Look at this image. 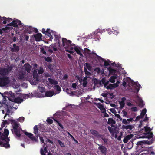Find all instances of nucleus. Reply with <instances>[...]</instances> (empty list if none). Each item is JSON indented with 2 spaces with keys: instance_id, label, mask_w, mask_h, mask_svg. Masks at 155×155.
I'll list each match as a JSON object with an SVG mask.
<instances>
[{
  "instance_id": "f257e3e1",
  "label": "nucleus",
  "mask_w": 155,
  "mask_h": 155,
  "mask_svg": "<svg viewBox=\"0 0 155 155\" xmlns=\"http://www.w3.org/2000/svg\"><path fill=\"white\" fill-rule=\"evenodd\" d=\"M49 41H52V39L54 38V44L50 45L49 48H52L54 51H56L57 50L56 48L57 44H58V45L60 46V39L61 38L60 35L57 34L55 31H50L49 29Z\"/></svg>"
},
{
  "instance_id": "f03ea898",
  "label": "nucleus",
  "mask_w": 155,
  "mask_h": 155,
  "mask_svg": "<svg viewBox=\"0 0 155 155\" xmlns=\"http://www.w3.org/2000/svg\"><path fill=\"white\" fill-rule=\"evenodd\" d=\"M9 121L13 127V129H11L12 133L16 138H19L21 135V131L22 130L19 127V124L13 119H9Z\"/></svg>"
},
{
  "instance_id": "7ed1b4c3",
  "label": "nucleus",
  "mask_w": 155,
  "mask_h": 155,
  "mask_svg": "<svg viewBox=\"0 0 155 155\" xmlns=\"http://www.w3.org/2000/svg\"><path fill=\"white\" fill-rule=\"evenodd\" d=\"M2 106L6 110L7 113L5 114V115L4 117V118L5 119L7 115L9 116V114L11 112V110L13 107L10 102L7 101L3 102Z\"/></svg>"
},
{
  "instance_id": "20e7f679",
  "label": "nucleus",
  "mask_w": 155,
  "mask_h": 155,
  "mask_svg": "<svg viewBox=\"0 0 155 155\" xmlns=\"http://www.w3.org/2000/svg\"><path fill=\"white\" fill-rule=\"evenodd\" d=\"M92 54H94L95 55V59L99 61V62H104V66L105 67H107V66H108L110 65L109 63L110 62V61L109 60H108L107 61L106 60L102 58V57L98 56L97 53L94 52H92Z\"/></svg>"
},
{
  "instance_id": "39448f33",
  "label": "nucleus",
  "mask_w": 155,
  "mask_h": 155,
  "mask_svg": "<svg viewBox=\"0 0 155 155\" xmlns=\"http://www.w3.org/2000/svg\"><path fill=\"white\" fill-rule=\"evenodd\" d=\"M9 83V78L8 77H0V86L3 87L7 85Z\"/></svg>"
},
{
  "instance_id": "423d86ee",
  "label": "nucleus",
  "mask_w": 155,
  "mask_h": 155,
  "mask_svg": "<svg viewBox=\"0 0 155 155\" xmlns=\"http://www.w3.org/2000/svg\"><path fill=\"white\" fill-rule=\"evenodd\" d=\"M62 45L65 47H69L70 46H75L74 44H71V40H67L66 38H62Z\"/></svg>"
},
{
  "instance_id": "0eeeda50",
  "label": "nucleus",
  "mask_w": 155,
  "mask_h": 155,
  "mask_svg": "<svg viewBox=\"0 0 155 155\" xmlns=\"http://www.w3.org/2000/svg\"><path fill=\"white\" fill-rule=\"evenodd\" d=\"M22 24L21 21L18 19H16L7 25V26H13L15 28L18 27V25H21Z\"/></svg>"
},
{
  "instance_id": "6e6552de",
  "label": "nucleus",
  "mask_w": 155,
  "mask_h": 155,
  "mask_svg": "<svg viewBox=\"0 0 155 155\" xmlns=\"http://www.w3.org/2000/svg\"><path fill=\"white\" fill-rule=\"evenodd\" d=\"M136 97L137 99V101H135V102L138 104L139 107H140V108H143L145 105V104L143 102V101L138 96H137Z\"/></svg>"
},
{
  "instance_id": "1a4fd4ad",
  "label": "nucleus",
  "mask_w": 155,
  "mask_h": 155,
  "mask_svg": "<svg viewBox=\"0 0 155 155\" xmlns=\"http://www.w3.org/2000/svg\"><path fill=\"white\" fill-rule=\"evenodd\" d=\"M99 147L98 149L99 150L101 154L103 155H106L107 153V149L105 146L103 144H98Z\"/></svg>"
},
{
  "instance_id": "9d476101",
  "label": "nucleus",
  "mask_w": 155,
  "mask_h": 155,
  "mask_svg": "<svg viewBox=\"0 0 155 155\" xmlns=\"http://www.w3.org/2000/svg\"><path fill=\"white\" fill-rule=\"evenodd\" d=\"M25 134L30 139L33 141L36 142H38V139L36 137L33 136V134L30 133H28L27 132H25Z\"/></svg>"
},
{
  "instance_id": "9b49d317",
  "label": "nucleus",
  "mask_w": 155,
  "mask_h": 155,
  "mask_svg": "<svg viewBox=\"0 0 155 155\" xmlns=\"http://www.w3.org/2000/svg\"><path fill=\"white\" fill-rule=\"evenodd\" d=\"M5 95H8V99L10 101H12V99H13V98L14 99L15 98V97L16 94L12 93L11 91H10L9 92H5Z\"/></svg>"
},
{
  "instance_id": "f8f14e48",
  "label": "nucleus",
  "mask_w": 155,
  "mask_h": 155,
  "mask_svg": "<svg viewBox=\"0 0 155 155\" xmlns=\"http://www.w3.org/2000/svg\"><path fill=\"white\" fill-rule=\"evenodd\" d=\"M144 134L146 135H143L139 137L141 138H147L150 139L153 137V134L150 131L148 132L147 133H145Z\"/></svg>"
},
{
  "instance_id": "ddd939ff",
  "label": "nucleus",
  "mask_w": 155,
  "mask_h": 155,
  "mask_svg": "<svg viewBox=\"0 0 155 155\" xmlns=\"http://www.w3.org/2000/svg\"><path fill=\"white\" fill-rule=\"evenodd\" d=\"M56 65L54 64H49V69L52 72H57L58 69L56 68Z\"/></svg>"
},
{
  "instance_id": "4468645a",
  "label": "nucleus",
  "mask_w": 155,
  "mask_h": 155,
  "mask_svg": "<svg viewBox=\"0 0 155 155\" xmlns=\"http://www.w3.org/2000/svg\"><path fill=\"white\" fill-rule=\"evenodd\" d=\"M26 30L28 32V33L29 34L31 33L32 31H33L35 33H37L38 32V30L36 28H32L31 26H29V27H28V28H26Z\"/></svg>"
},
{
  "instance_id": "2eb2a0df",
  "label": "nucleus",
  "mask_w": 155,
  "mask_h": 155,
  "mask_svg": "<svg viewBox=\"0 0 155 155\" xmlns=\"http://www.w3.org/2000/svg\"><path fill=\"white\" fill-rule=\"evenodd\" d=\"M47 146L45 147V145L43 146L44 149L41 148L40 150V153L41 155H48V150L46 147Z\"/></svg>"
},
{
  "instance_id": "dca6fc26",
  "label": "nucleus",
  "mask_w": 155,
  "mask_h": 155,
  "mask_svg": "<svg viewBox=\"0 0 155 155\" xmlns=\"http://www.w3.org/2000/svg\"><path fill=\"white\" fill-rule=\"evenodd\" d=\"M24 66L25 71L28 73H30V72L32 67L29 63H28L25 64Z\"/></svg>"
},
{
  "instance_id": "f3484780",
  "label": "nucleus",
  "mask_w": 155,
  "mask_h": 155,
  "mask_svg": "<svg viewBox=\"0 0 155 155\" xmlns=\"http://www.w3.org/2000/svg\"><path fill=\"white\" fill-rule=\"evenodd\" d=\"M8 74L4 68L0 69V77H7L6 75Z\"/></svg>"
},
{
  "instance_id": "a211bd4d",
  "label": "nucleus",
  "mask_w": 155,
  "mask_h": 155,
  "mask_svg": "<svg viewBox=\"0 0 155 155\" xmlns=\"http://www.w3.org/2000/svg\"><path fill=\"white\" fill-rule=\"evenodd\" d=\"M12 99V102L17 103L18 104L21 103V102H23L24 101L23 99L19 97L15 98L14 99L13 98Z\"/></svg>"
},
{
  "instance_id": "6ab92c4d",
  "label": "nucleus",
  "mask_w": 155,
  "mask_h": 155,
  "mask_svg": "<svg viewBox=\"0 0 155 155\" xmlns=\"http://www.w3.org/2000/svg\"><path fill=\"white\" fill-rule=\"evenodd\" d=\"M126 99V97H123L121 98V101L119 102L120 108H123V107H124L125 104L124 101H125Z\"/></svg>"
},
{
  "instance_id": "aec40b11",
  "label": "nucleus",
  "mask_w": 155,
  "mask_h": 155,
  "mask_svg": "<svg viewBox=\"0 0 155 155\" xmlns=\"http://www.w3.org/2000/svg\"><path fill=\"white\" fill-rule=\"evenodd\" d=\"M13 48H12L11 51L12 52H18L19 50V47L18 46H16L15 44H13Z\"/></svg>"
},
{
  "instance_id": "412c9836",
  "label": "nucleus",
  "mask_w": 155,
  "mask_h": 155,
  "mask_svg": "<svg viewBox=\"0 0 155 155\" xmlns=\"http://www.w3.org/2000/svg\"><path fill=\"white\" fill-rule=\"evenodd\" d=\"M115 121L112 118H109L108 119L107 121V123L108 124H110L111 126L112 127L114 126V125L115 124Z\"/></svg>"
},
{
  "instance_id": "4be33fe9",
  "label": "nucleus",
  "mask_w": 155,
  "mask_h": 155,
  "mask_svg": "<svg viewBox=\"0 0 155 155\" xmlns=\"http://www.w3.org/2000/svg\"><path fill=\"white\" fill-rule=\"evenodd\" d=\"M34 132L36 138L38 139V137L40 136V134L38 133V129L37 125L35 126L34 127Z\"/></svg>"
},
{
  "instance_id": "5701e85b",
  "label": "nucleus",
  "mask_w": 155,
  "mask_h": 155,
  "mask_svg": "<svg viewBox=\"0 0 155 155\" xmlns=\"http://www.w3.org/2000/svg\"><path fill=\"white\" fill-rule=\"evenodd\" d=\"M42 34L41 33H38L34 35L36 40L37 41H39L41 38Z\"/></svg>"
},
{
  "instance_id": "b1692460",
  "label": "nucleus",
  "mask_w": 155,
  "mask_h": 155,
  "mask_svg": "<svg viewBox=\"0 0 155 155\" xmlns=\"http://www.w3.org/2000/svg\"><path fill=\"white\" fill-rule=\"evenodd\" d=\"M134 85H136V87L135 88V90L134 91V92H135L136 91L138 93L140 87V85L138 82H134Z\"/></svg>"
},
{
  "instance_id": "393cba45",
  "label": "nucleus",
  "mask_w": 155,
  "mask_h": 155,
  "mask_svg": "<svg viewBox=\"0 0 155 155\" xmlns=\"http://www.w3.org/2000/svg\"><path fill=\"white\" fill-rule=\"evenodd\" d=\"M80 49L82 50L81 48H78L77 47H75L74 48L75 51L78 54L80 55L81 56L83 57V54L82 53H81Z\"/></svg>"
},
{
  "instance_id": "a878e982",
  "label": "nucleus",
  "mask_w": 155,
  "mask_h": 155,
  "mask_svg": "<svg viewBox=\"0 0 155 155\" xmlns=\"http://www.w3.org/2000/svg\"><path fill=\"white\" fill-rule=\"evenodd\" d=\"M122 128L124 129H130V130H132L133 128V127L132 125H128L125 126L124 125H123L122 126Z\"/></svg>"
},
{
  "instance_id": "bb28decb",
  "label": "nucleus",
  "mask_w": 155,
  "mask_h": 155,
  "mask_svg": "<svg viewBox=\"0 0 155 155\" xmlns=\"http://www.w3.org/2000/svg\"><path fill=\"white\" fill-rule=\"evenodd\" d=\"M33 78L34 79H36V81H39L38 74L36 70H34L33 73Z\"/></svg>"
},
{
  "instance_id": "cd10ccee",
  "label": "nucleus",
  "mask_w": 155,
  "mask_h": 155,
  "mask_svg": "<svg viewBox=\"0 0 155 155\" xmlns=\"http://www.w3.org/2000/svg\"><path fill=\"white\" fill-rule=\"evenodd\" d=\"M107 69L110 74H114L117 72V71L115 69L112 68L110 67L108 68Z\"/></svg>"
},
{
  "instance_id": "c85d7f7f",
  "label": "nucleus",
  "mask_w": 155,
  "mask_h": 155,
  "mask_svg": "<svg viewBox=\"0 0 155 155\" xmlns=\"http://www.w3.org/2000/svg\"><path fill=\"white\" fill-rule=\"evenodd\" d=\"M49 83L53 85H57L58 84V82L56 81L55 80L50 79L49 78Z\"/></svg>"
},
{
  "instance_id": "c756f323",
  "label": "nucleus",
  "mask_w": 155,
  "mask_h": 155,
  "mask_svg": "<svg viewBox=\"0 0 155 155\" xmlns=\"http://www.w3.org/2000/svg\"><path fill=\"white\" fill-rule=\"evenodd\" d=\"M95 104L98 108L100 109L101 110H102V109H104V110H105V108H104L103 105L101 104L100 103H95Z\"/></svg>"
},
{
  "instance_id": "7c9ffc66",
  "label": "nucleus",
  "mask_w": 155,
  "mask_h": 155,
  "mask_svg": "<svg viewBox=\"0 0 155 155\" xmlns=\"http://www.w3.org/2000/svg\"><path fill=\"white\" fill-rule=\"evenodd\" d=\"M116 76H111L109 79V81H110L111 83H114L115 82V80L116 79Z\"/></svg>"
},
{
  "instance_id": "2f4dec72",
  "label": "nucleus",
  "mask_w": 155,
  "mask_h": 155,
  "mask_svg": "<svg viewBox=\"0 0 155 155\" xmlns=\"http://www.w3.org/2000/svg\"><path fill=\"white\" fill-rule=\"evenodd\" d=\"M90 132L91 134L94 136H97L99 134L98 132L96 130L93 129L90 130Z\"/></svg>"
},
{
  "instance_id": "473e14b6",
  "label": "nucleus",
  "mask_w": 155,
  "mask_h": 155,
  "mask_svg": "<svg viewBox=\"0 0 155 155\" xmlns=\"http://www.w3.org/2000/svg\"><path fill=\"white\" fill-rule=\"evenodd\" d=\"M9 123V122L7 120H3L1 125V127H2V128H3L6 125H8Z\"/></svg>"
},
{
  "instance_id": "72a5a7b5",
  "label": "nucleus",
  "mask_w": 155,
  "mask_h": 155,
  "mask_svg": "<svg viewBox=\"0 0 155 155\" xmlns=\"http://www.w3.org/2000/svg\"><path fill=\"white\" fill-rule=\"evenodd\" d=\"M13 68V67L12 66H8L7 68H4L8 74L11 71Z\"/></svg>"
},
{
  "instance_id": "f704fd0d",
  "label": "nucleus",
  "mask_w": 155,
  "mask_h": 155,
  "mask_svg": "<svg viewBox=\"0 0 155 155\" xmlns=\"http://www.w3.org/2000/svg\"><path fill=\"white\" fill-rule=\"evenodd\" d=\"M131 138V137H130V135H127L124 138L123 140V142L124 143H127V142Z\"/></svg>"
},
{
  "instance_id": "c9c22d12",
  "label": "nucleus",
  "mask_w": 155,
  "mask_h": 155,
  "mask_svg": "<svg viewBox=\"0 0 155 155\" xmlns=\"http://www.w3.org/2000/svg\"><path fill=\"white\" fill-rule=\"evenodd\" d=\"M54 88L58 91V93L60 92L61 90L60 86H59V85H57V84L54 86Z\"/></svg>"
},
{
  "instance_id": "e433bc0d",
  "label": "nucleus",
  "mask_w": 155,
  "mask_h": 155,
  "mask_svg": "<svg viewBox=\"0 0 155 155\" xmlns=\"http://www.w3.org/2000/svg\"><path fill=\"white\" fill-rule=\"evenodd\" d=\"M39 127H38L39 130L43 132L45 130V126L43 124H41L39 126Z\"/></svg>"
},
{
  "instance_id": "4c0bfd02",
  "label": "nucleus",
  "mask_w": 155,
  "mask_h": 155,
  "mask_svg": "<svg viewBox=\"0 0 155 155\" xmlns=\"http://www.w3.org/2000/svg\"><path fill=\"white\" fill-rule=\"evenodd\" d=\"M146 113V109L144 108L143 109V110H142V112L140 113V115L141 117L142 118H143L144 117V116Z\"/></svg>"
},
{
  "instance_id": "58836bf2",
  "label": "nucleus",
  "mask_w": 155,
  "mask_h": 155,
  "mask_svg": "<svg viewBox=\"0 0 155 155\" xmlns=\"http://www.w3.org/2000/svg\"><path fill=\"white\" fill-rule=\"evenodd\" d=\"M57 142L59 144H60L61 147H65L64 144L63 143V142H62L60 140H57Z\"/></svg>"
},
{
  "instance_id": "ea45409f",
  "label": "nucleus",
  "mask_w": 155,
  "mask_h": 155,
  "mask_svg": "<svg viewBox=\"0 0 155 155\" xmlns=\"http://www.w3.org/2000/svg\"><path fill=\"white\" fill-rule=\"evenodd\" d=\"M38 88L39 91L41 93H43L45 91V89L43 87H41L40 86H38Z\"/></svg>"
},
{
  "instance_id": "a19ab883",
  "label": "nucleus",
  "mask_w": 155,
  "mask_h": 155,
  "mask_svg": "<svg viewBox=\"0 0 155 155\" xmlns=\"http://www.w3.org/2000/svg\"><path fill=\"white\" fill-rule=\"evenodd\" d=\"M85 65L86 66V67L89 70H91V67L90 63H86L85 64Z\"/></svg>"
},
{
  "instance_id": "79ce46f5",
  "label": "nucleus",
  "mask_w": 155,
  "mask_h": 155,
  "mask_svg": "<svg viewBox=\"0 0 155 155\" xmlns=\"http://www.w3.org/2000/svg\"><path fill=\"white\" fill-rule=\"evenodd\" d=\"M84 71L87 76H90L91 75V73L89 72H88L87 69L85 67H84Z\"/></svg>"
},
{
  "instance_id": "37998d69",
  "label": "nucleus",
  "mask_w": 155,
  "mask_h": 155,
  "mask_svg": "<svg viewBox=\"0 0 155 155\" xmlns=\"http://www.w3.org/2000/svg\"><path fill=\"white\" fill-rule=\"evenodd\" d=\"M38 74H42L44 72V70L42 67H40L38 71Z\"/></svg>"
},
{
  "instance_id": "c03bdc74",
  "label": "nucleus",
  "mask_w": 155,
  "mask_h": 155,
  "mask_svg": "<svg viewBox=\"0 0 155 155\" xmlns=\"http://www.w3.org/2000/svg\"><path fill=\"white\" fill-rule=\"evenodd\" d=\"M54 91H49V97H51L54 95H56Z\"/></svg>"
},
{
  "instance_id": "a18cd8bd",
  "label": "nucleus",
  "mask_w": 155,
  "mask_h": 155,
  "mask_svg": "<svg viewBox=\"0 0 155 155\" xmlns=\"http://www.w3.org/2000/svg\"><path fill=\"white\" fill-rule=\"evenodd\" d=\"M145 131L146 132H148L149 131H151V130H150V128L149 127H147V126H145L144 127Z\"/></svg>"
},
{
  "instance_id": "49530a36",
  "label": "nucleus",
  "mask_w": 155,
  "mask_h": 155,
  "mask_svg": "<svg viewBox=\"0 0 155 155\" xmlns=\"http://www.w3.org/2000/svg\"><path fill=\"white\" fill-rule=\"evenodd\" d=\"M54 120L57 123V124H58L59 126H60V127L61 128V129H63L64 128V127L61 124V123L60 122H59V121L56 120L55 119Z\"/></svg>"
},
{
  "instance_id": "de8ad7c7",
  "label": "nucleus",
  "mask_w": 155,
  "mask_h": 155,
  "mask_svg": "<svg viewBox=\"0 0 155 155\" xmlns=\"http://www.w3.org/2000/svg\"><path fill=\"white\" fill-rule=\"evenodd\" d=\"M76 78L78 80L80 83H81L82 81L83 78L82 76H76Z\"/></svg>"
},
{
  "instance_id": "09e8293b",
  "label": "nucleus",
  "mask_w": 155,
  "mask_h": 155,
  "mask_svg": "<svg viewBox=\"0 0 155 155\" xmlns=\"http://www.w3.org/2000/svg\"><path fill=\"white\" fill-rule=\"evenodd\" d=\"M42 32L43 34H48V28H47L46 31H45V30L44 28H43L42 30Z\"/></svg>"
},
{
  "instance_id": "8fccbe9b",
  "label": "nucleus",
  "mask_w": 155,
  "mask_h": 155,
  "mask_svg": "<svg viewBox=\"0 0 155 155\" xmlns=\"http://www.w3.org/2000/svg\"><path fill=\"white\" fill-rule=\"evenodd\" d=\"M113 84H110L109 85H108L106 87V88L107 89H112L113 88Z\"/></svg>"
},
{
  "instance_id": "3c124183",
  "label": "nucleus",
  "mask_w": 155,
  "mask_h": 155,
  "mask_svg": "<svg viewBox=\"0 0 155 155\" xmlns=\"http://www.w3.org/2000/svg\"><path fill=\"white\" fill-rule=\"evenodd\" d=\"M107 128H108V129L110 132V133H113L114 132V128L112 127H110V126H108V127Z\"/></svg>"
},
{
  "instance_id": "603ef678",
  "label": "nucleus",
  "mask_w": 155,
  "mask_h": 155,
  "mask_svg": "<svg viewBox=\"0 0 155 155\" xmlns=\"http://www.w3.org/2000/svg\"><path fill=\"white\" fill-rule=\"evenodd\" d=\"M143 144V141H140L137 142V146H142Z\"/></svg>"
},
{
  "instance_id": "864d4df0",
  "label": "nucleus",
  "mask_w": 155,
  "mask_h": 155,
  "mask_svg": "<svg viewBox=\"0 0 155 155\" xmlns=\"http://www.w3.org/2000/svg\"><path fill=\"white\" fill-rule=\"evenodd\" d=\"M131 111L134 112H136L137 111L138 109L136 107H133L131 108Z\"/></svg>"
},
{
  "instance_id": "5fc2aeb1",
  "label": "nucleus",
  "mask_w": 155,
  "mask_h": 155,
  "mask_svg": "<svg viewBox=\"0 0 155 155\" xmlns=\"http://www.w3.org/2000/svg\"><path fill=\"white\" fill-rule=\"evenodd\" d=\"M115 117H116L118 118L121 121L122 120V118L121 117L120 115L118 114H115Z\"/></svg>"
},
{
  "instance_id": "6e6d98bb",
  "label": "nucleus",
  "mask_w": 155,
  "mask_h": 155,
  "mask_svg": "<svg viewBox=\"0 0 155 155\" xmlns=\"http://www.w3.org/2000/svg\"><path fill=\"white\" fill-rule=\"evenodd\" d=\"M9 26L5 27L2 28V30L3 31H6V30H9L10 29V28Z\"/></svg>"
},
{
  "instance_id": "4d7b16f0",
  "label": "nucleus",
  "mask_w": 155,
  "mask_h": 155,
  "mask_svg": "<svg viewBox=\"0 0 155 155\" xmlns=\"http://www.w3.org/2000/svg\"><path fill=\"white\" fill-rule=\"evenodd\" d=\"M144 144H151V142L148 140H143Z\"/></svg>"
},
{
  "instance_id": "13d9d810",
  "label": "nucleus",
  "mask_w": 155,
  "mask_h": 155,
  "mask_svg": "<svg viewBox=\"0 0 155 155\" xmlns=\"http://www.w3.org/2000/svg\"><path fill=\"white\" fill-rule=\"evenodd\" d=\"M140 119H142V117L141 116V115H139V116H138L136 117V118L135 119V121H138L140 120Z\"/></svg>"
},
{
  "instance_id": "bf43d9fd",
  "label": "nucleus",
  "mask_w": 155,
  "mask_h": 155,
  "mask_svg": "<svg viewBox=\"0 0 155 155\" xmlns=\"http://www.w3.org/2000/svg\"><path fill=\"white\" fill-rule=\"evenodd\" d=\"M122 123L125 124H127L128 123L127 121V119H123L122 120Z\"/></svg>"
},
{
  "instance_id": "052dcab7",
  "label": "nucleus",
  "mask_w": 155,
  "mask_h": 155,
  "mask_svg": "<svg viewBox=\"0 0 155 155\" xmlns=\"http://www.w3.org/2000/svg\"><path fill=\"white\" fill-rule=\"evenodd\" d=\"M24 78V75L22 74L19 75L18 77V78L20 80H22Z\"/></svg>"
},
{
  "instance_id": "680f3d73",
  "label": "nucleus",
  "mask_w": 155,
  "mask_h": 155,
  "mask_svg": "<svg viewBox=\"0 0 155 155\" xmlns=\"http://www.w3.org/2000/svg\"><path fill=\"white\" fill-rule=\"evenodd\" d=\"M41 52L43 53L44 54H46V52L44 50V48H41Z\"/></svg>"
},
{
  "instance_id": "e2e57ef3",
  "label": "nucleus",
  "mask_w": 155,
  "mask_h": 155,
  "mask_svg": "<svg viewBox=\"0 0 155 155\" xmlns=\"http://www.w3.org/2000/svg\"><path fill=\"white\" fill-rule=\"evenodd\" d=\"M39 137L40 139V140L41 142V143H42L45 144V143H44V141L43 139V138L41 137H40V136H39Z\"/></svg>"
},
{
  "instance_id": "0e129e2a",
  "label": "nucleus",
  "mask_w": 155,
  "mask_h": 155,
  "mask_svg": "<svg viewBox=\"0 0 155 155\" xmlns=\"http://www.w3.org/2000/svg\"><path fill=\"white\" fill-rule=\"evenodd\" d=\"M77 87V84L75 83H73L72 84V87L74 88H76Z\"/></svg>"
},
{
  "instance_id": "69168bd1",
  "label": "nucleus",
  "mask_w": 155,
  "mask_h": 155,
  "mask_svg": "<svg viewBox=\"0 0 155 155\" xmlns=\"http://www.w3.org/2000/svg\"><path fill=\"white\" fill-rule=\"evenodd\" d=\"M101 139L103 140L104 143H107V142L108 140L107 139L104 138V137H102Z\"/></svg>"
},
{
  "instance_id": "338daca9",
  "label": "nucleus",
  "mask_w": 155,
  "mask_h": 155,
  "mask_svg": "<svg viewBox=\"0 0 155 155\" xmlns=\"http://www.w3.org/2000/svg\"><path fill=\"white\" fill-rule=\"evenodd\" d=\"M68 78V76L67 74H65L64 75L63 77V79L64 80H65L67 79Z\"/></svg>"
},
{
  "instance_id": "774afa93",
  "label": "nucleus",
  "mask_w": 155,
  "mask_h": 155,
  "mask_svg": "<svg viewBox=\"0 0 155 155\" xmlns=\"http://www.w3.org/2000/svg\"><path fill=\"white\" fill-rule=\"evenodd\" d=\"M143 122V120H140V124H139V126H138V127L139 128H141V127L142 126V123Z\"/></svg>"
}]
</instances>
